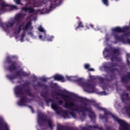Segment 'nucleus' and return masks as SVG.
Instances as JSON below:
<instances>
[{
	"label": "nucleus",
	"instance_id": "obj_1",
	"mask_svg": "<svg viewBox=\"0 0 130 130\" xmlns=\"http://www.w3.org/2000/svg\"><path fill=\"white\" fill-rule=\"evenodd\" d=\"M55 94H56L57 96H60L61 99H63L65 102L64 105V108L69 109L72 111L82 112L83 116L84 117L86 116V113L85 112H90L88 115L89 117L90 118L91 121H95V119H96V115H95V114L92 111L91 108L82 105L79 106L78 105L75 104V103L69 101L67 99V98L68 99H70L71 96L63 93L55 91Z\"/></svg>",
	"mask_w": 130,
	"mask_h": 130
},
{
	"label": "nucleus",
	"instance_id": "obj_2",
	"mask_svg": "<svg viewBox=\"0 0 130 130\" xmlns=\"http://www.w3.org/2000/svg\"><path fill=\"white\" fill-rule=\"evenodd\" d=\"M129 29V27L128 26H124L123 28L120 27H116L113 28L112 32L113 35L114 37L115 40L116 41H119V42H123V43H128V44H130V39H127V40H125L122 37L119 36L118 33H122L126 32Z\"/></svg>",
	"mask_w": 130,
	"mask_h": 130
},
{
	"label": "nucleus",
	"instance_id": "obj_3",
	"mask_svg": "<svg viewBox=\"0 0 130 130\" xmlns=\"http://www.w3.org/2000/svg\"><path fill=\"white\" fill-rule=\"evenodd\" d=\"M75 81L79 84L87 92H93L95 90V85L89 82H84L83 78H77Z\"/></svg>",
	"mask_w": 130,
	"mask_h": 130
},
{
	"label": "nucleus",
	"instance_id": "obj_4",
	"mask_svg": "<svg viewBox=\"0 0 130 130\" xmlns=\"http://www.w3.org/2000/svg\"><path fill=\"white\" fill-rule=\"evenodd\" d=\"M23 88L24 87L22 86H16L14 89L15 95H16V96H20V95H25V94H26V95L29 97L34 98V94H32V92H31L29 88L24 89Z\"/></svg>",
	"mask_w": 130,
	"mask_h": 130
},
{
	"label": "nucleus",
	"instance_id": "obj_5",
	"mask_svg": "<svg viewBox=\"0 0 130 130\" xmlns=\"http://www.w3.org/2000/svg\"><path fill=\"white\" fill-rule=\"evenodd\" d=\"M114 67H118V64L112 62H106L103 65V69L106 73H114V71H118V69L114 68Z\"/></svg>",
	"mask_w": 130,
	"mask_h": 130
},
{
	"label": "nucleus",
	"instance_id": "obj_6",
	"mask_svg": "<svg viewBox=\"0 0 130 130\" xmlns=\"http://www.w3.org/2000/svg\"><path fill=\"white\" fill-rule=\"evenodd\" d=\"M105 52H107V55L105 56V58H107V57H111V55H112L114 58H115L116 56L119 55V49L113 48L109 49L108 48H105V51L103 52V55H105Z\"/></svg>",
	"mask_w": 130,
	"mask_h": 130
},
{
	"label": "nucleus",
	"instance_id": "obj_7",
	"mask_svg": "<svg viewBox=\"0 0 130 130\" xmlns=\"http://www.w3.org/2000/svg\"><path fill=\"white\" fill-rule=\"evenodd\" d=\"M5 62L10 64L6 68L7 71H9L12 73L13 71H16V70H17V61H13L12 58L10 56L6 57Z\"/></svg>",
	"mask_w": 130,
	"mask_h": 130
},
{
	"label": "nucleus",
	"instance_id": "obj_8",
	"mask_svg": "<svg viewBox=\"0 0 130 130\" xmlns=\"http://www.w3.org/2000/svg\"><path fill=\"white\" fill-rule=\"evenodd\" d=\"M18 77H28V74L23 71L20 70L16 71L15 74H13V75H10L9 74L6 75L7 79H9V80H10V81L15 80V79H16V78H18Z\"/></svg>",
	"mask_w": 130,
	"mask_h": 130
},
{
	"label": "nucleus",
	"instance_id": "obj_9",
	"mask_svg": "<svg viewBox=\"0 0 130 130\" xmlns=\"http://www.w3.org/2000/svg\"><path fill=\"white\" fill-rule=\"evenodd\" d=\"M112 118L115 121H117L121 126V128H119V130H128V124L125 121L118 119L115 115H112Z\"/></svg>",
	"mask_w": 130,
	"mask_h": 130
},
{
	"label": "nucleus",
	"instance_id": "obj_10",
	"mask_svg": "<svg viewBox=\"0 0 130 130\" xmlns=\"http://www.w3.org/2000/svg\"><path fill=\"white\" fill-rule=\"evenodd\" d=\"M40 120H42V121H46V122H47L49 128L51 130L53 129V125L52 124V121L50 119H47L43 117H39L38 123L40 127H41V126H44V123H43V122L42 121H41Z\"/></svg>",
	"mask_w": 130,
	"mask_h": 130
},
{
	"label": "nucleus",
	"instance_id": "obj_11",
	"mask_svg": "<svg viewBox=\"0 0 130 130\" xmlns=\"http://www.w3.org/2000/svg\"><path fill=\"white\" fill-rule=\"evenodd\" d=\"M8 8H11V9H17L16 6L8 4L6 3L5 1L0 2V15L4 14L5 12H7V9H8Z\"/></svg>",
	"mask_w": 130,
	"mask_h": 130
},
{
	"label": "nucleus",
	"instance_id": "obj_12",
	"mask_svg": "<svg viewBox=\"0 0 130 130\" xmlns=\"http://www.w3.org/2000/svg\"><path fill=\"white\" fill-rule=\"evenodd\" d=\"M93 106L95 107V108H97L98 110H100V111H104L105 113V115H107L108 116H112V115H114V114L111 113L109 111H108L107 109L102 108L101 106H100V105L99 104H97V103L93 102L92 104Z\"/></svg>",
	"mask_w": 130,
	"mask_h": 130
},
{
	"label": "nucleus",
	"instance_id": "obj_13",
	"mask_svg": "<svg viewBox=\"0 0 130 130\" xmlns=\"http://www.w3.org/2000/svg\"><path fill=\"white\" fill-rule=\"evenodd\" d=\"M105 77L106 78L105 79L101 77H99L98 78L101 84H104V82H105V81L106 82H112V81H113V80H115V75L113 74H111L110 76V78H108V77H107V75H106Z\"/></svg>",
	"mask_w": 130,
	"mask_h": 130
},
{
	"label": "nucleus",
	"instance_id": "obj_14",
	"mask_svg": "<svg viewBox=\"0 0 130 130\" xmlns=\"http://www.w3.org/2000/svg\"><path fill=\"white\" fill-rule=\"evenodd\" d=\"M51 1L49 9L47 10V12L49 13L50 11H52L56 7L60 6V0H50Z\"/></svg>",
	"mask_w": 130,
	"mask_h": 130
},
{
	"label": "nucleus",
	"instance_id": "obj_15",
	"mask_svg": "<svg viewBox=\"0 0 130 130\" xmlns=\"http://www.w3.org/2000/svg\"><path fill=\"white\" fill-rule=\"evenodd\" d=\"M16 24V21L15 20H13V19H11V22H8L6 23H3L2 22H0V26L3 28L4 30V31H6V27H5V26L7 28H12V27H14V25Z\"/></svg>",
	"mask_w": 130,
	"mask_h": 130
},
{
	"label": "nucleus",
	"instance_id": "obj_16",
	"mask_svg": "<svg viewBox=\"0 0 130 130\" xmlns=\"http://www.w3.org/2000/svg\"><path fill=\"white\" fill-rule=\"evenodd\" d=\"M29 100L27 99L26 96H21L20 99V101L18 102L17 104L19 106H25L26 103H28Z\"/></svg>",
	"mask_w": 130,
	"mask_h": 130
},
{
	"label": "nucleus",
	"instance_id": "obj_17",
	"mask_svg": "<svg viewBox=\"0 0 130 130\" xmlns=\"http://www.w3.org/2000/svg\"><path fill=\"white\" fill-rule=\"evenodd\" d=\"M24 14L23 13H19L17 14L15 16L14 18H13L12 19L15 21V23H16V26H18V25H20V21L23 19L24 17Z\"/></svg>",
	"mask_w": 130,
	"mask_h": 130
},
{
	"label": "nucleus",
	"instance_id": "obj_18",
	"mask_svg": "<svg viewBox=\"0 0 130 130\" xmlns=\"http://www.w3.org/2000/svg\"><path fill=\"white\" fill-rule=\"evenodd\" d=\"M0 130H10L8 124L6 122H4V119L0 118Z\"/></svg>",
	"mask_w": 130,
	"mask_h": 130
},
{
	"label": "nucleus",
	"instance_id": "obj_19",
	"mask_svg": "<svg viewBox=\"0 0 130 130\" xmlns=\"http://www.w3.org/2000/svg\"><path fill=\"white\" fill-rule=\"evenodd\" d=\"M22 30L25 31H28V29L29 30H33V26H32V22L31 21H28L25 25V27H22Z\"/></svg>",
	"mask_w": 130,
	"mask_h": 130
},
{
	"label": "nucleus",
	"instance_id": "obj_20",
	"mask_svg": "<svg viewBox=\"0 0 130 130\" xmlns=\"http://www.w3.org/2000/svg\"><path fill=\"white\" fill-rule=\"evenodd\" d=\"M130 80V72H128L127 75L121 78L122 83H128Z\"/></svg>",
	"mask_w": 130,
	"mask_h": 130
},
{
	"label": "nucleus",
	"instance_id": "obj_21",
	"mask_svg": "<svg viewBox=\"0 0 130 130\" xmlns=\"http://www.w3.org/2000/svg\"><path fill=\"white\" fill-rule=\"evenodd\" d=\"M22 11H24L26 13V12H28L29 14H31L32 13H34L35 12V10L31 7H27L25 6L21 8Z\"/></svg>",
	"mask_w": 130,
	"mask_h": 130
},
{
	"label": "nucleus",
	"instance_id": "obj_22",
	"mask_svg": "<svg viewBox=\"0 0 130 130\" xmlns=\"http://www.w3.org/2000/svg\"><path fill=\"white\" fill-rule=\"evenodd\" d=\"M55 81H60V82H66V79L63 76L58 74L55 75L53 76Z\"/></svg>",
	"mask_w": 130,
	"mask_h": 130
},
{
	"label": "nucleus",
	"instance_id": "obj_23",
	"mask_svg": "<svg viewBox=\"0 0 130 130\" xmlns=\"http://www.w3.org/2000/svg\"><path fill=\"white\" fill-rule=\"evenodd\" d=\"M51 108H52V109H54V110H55V111H56V110L58 109V105L57 104L56 102H54V101L52 102L51 104Z\"/></svg>",
	"mask_w": 130,
	"mask_h": 130
},
{
	"label": "nucleus",
	"instance_id": "obj_24",
	"mask_svg": "<svg viewBox=\"0 0 130 130\" xmlns=\"http://www.w3.org/2000/svg\"><path fill=\"white\" fill-rule=\"evenodd\" d=\"M78 26L75 27V30L78 31L79 28H84V24H83V22L81 21H79L78 22Z\"/></svg>",
	"mask_w": 130,
	"mask_h": 130
},
{
	"label": "nucleus",
	"instance_id": "obj_25",
	"mask_svg": "<svg viewBox=\"0 0 130 130\" xmlns=\"http://www.w3.org/2000/svg\"><path fill=\"white\" fill-rule=\"evenodd\" d=\"M70 112L71 111L68 110L63 111L62 113L63 117H67L68 118H69V117H70Z\"/></svg>",
	"mask_w": 130,
	"mask_h": 130
},
{
	"label": "nucleus",
	"instance_id": "obj_26",
	"mask_svg": "<svg viewBox=\"0 0 130 130\" xmlns=\"http://www.w3.org/2000/svg\"><path fill=\"white\" fill-rule=\"evenodd\" d=\"M84 68L86 70H87L89 72H94L95 70L93 68H90V64H85L84 65Z\"/></svg>",
	"mask_w": 130,
	"mask_h": 130
},
{
	"label": "nucleus",
	"instance_id": "obj_27",
	"mask_svg": "<svg viewBox=\"0 0 130 130\" xmlns=\"http://www.w3.org/2000/svg\"><path fill=\"white\" fill-rule=\"evenodd\" d=\"M25 25V22H22L20 24H19V26L18 27V29L17 30V34H19L20 32H21V30H22V27H24Z\"/></svg>",
	"mask_w": 130,
	"mask_h": 130
},
{
	"label": "nucleus",
	"instance_id": "obj_28",
	"mask_svg": "<svg viewBox=\"0 0 130 130\" xmlns=\"http://www.w3.org/2000/svg\"><path fill=\"white\" fill-rule=\"evenodd\" d=\"M88 127H89V128H96V129H99V130H103V128L102 127H100L99 126L95 125H93L92 126V125H89Z\"/></svg>",
	"mask_w": 130,
	"mask_h": 130
},
{
	"label": "nucleus",
	"instance_id": "obj_29",
	"mask_svg": "<svg viewBox=\"0 0 130 130\" xmlns=\"http://www.w3.org/2000/svg\"><path fill=\"white\" fill-rule=\"evenodd\" d=\"M124 96H126V98L125 99L124 96H122L121 98V99L122 100V102H124V101H125V100H128V93H126L125 94H124Z\"/></svg>",
	"mask_w": 130,
	"mask_h": 130
},
{
	"label": "nucleus",
	"instance_id": "obj_30",
	"mask_svg": "<svg viewBox=\"0 0 130 130\" xmlns=\"http://www.w3.org/2000/svg\"><path fill=\"white\" fill-rule=\"evenodd\" d=\"M78 99H79V100H80V102H82V101H86V102H91L90 100H89L85 98L79 97Z\"/></svg>",
	"mask_w": 130,
	"mask_h": 130
},
{
	"label": "nucleus",
	"instance_id": "obj_31",
	"mask_svg": "<svg viewBox=\"0 0 130 130\" xmlns=\"http://www.w3.org/2000/svg\"><path fill=\"white\" fill-rule=\"evenodd\" d=\"M48 93V92L46 91L45 92H41V96L44 98V99H46V98H47V94Z\"/></svg>",
	"mask_w": 130,
	"mask_h": 130
},
{
	"label": "nucleus",
	"instance_id": "obj_32",
	"mask_svg": "<svg viewBox=\"0 0 130 130\" xmlns=\"http://www.w3.org/2000/svg\"><path fill=\"white\" fill-rule=\"evenodd\" d=\"M130 58V54H126V61H127V64L128 66V67H129V64H130V61L128 60L129 58Z\"/></svg>",
	"mask_w": 130,
	"mask_h": 130
},
{
	"label": "nucleus",
	"instance_id": "obj_33",
	"mask_svg": "<svg viewBox=\"0 0 130 130\" xmlns=\"http://www.w3.org/2000/svg\"><path fill=\"white\" fill-rule=\"evenodd\" d=\"M38 30H39L40 32H44L45 34V30H44V28L42 27V25H40V26H39V27L38 28Z\"/></svg>",
	"mask_w": 130,
	"mask_h": 130
},
{
	"label": "nucleus",
	"instance_id": "obj_34",
	"mask_svg": "<svg viewBox=\"0 0 130 130\" xmlns=\"http://www.w3.org/2000/svg\"><path fill=\"white\" fill-rule=\"evenodd\" d=\"M70 114L71 115V116H72V117H73V118H76L77 117V115L74 111H70Z\"/></svg>",
	"mask_w": 130,
	"mask_h": 130
},
{
	"label": "nucleus",
	"instance_id": "obj_35",
	"mask_svg": "<svg viewBox=\"0 0 130 130\" xmlns=\"http://www.w3.org/2000/svg\"><path fill=\"white\" fill-rule=\"evenodd\" d=\"M30 84V83L29 82H25L22 85V87H23V88H25L26 87H29Z\"/></svg>",
	"mask_w": 130,
	"mask_h": 130
},
{
	"label": "nucleus",
	"instance_id": "obj_36",
	"mask_svg": "<svg viewBox=\"0 0 130 130\" xmlns=\"http://www.w3.org/2000/svg\"><path fill=\"white\" fill-rule=\"evenodd\" d=\"M102 2L103 3L104 5L106 6V7H108L109 5V3L108 2V0H102Z\"/></svg>",
	"mask_w": 130,
	"mask_h": 130
},
{
	"label": "nucleus",
	"instance_id": "obj_37",
	"mask_svg": "<svg viewBox=\"0 0 130 130\" xmlns=\"http://www.w3.org/2000/svg\"><path fill=\"white\" fill-rule=\"evenodd\" d=\"M66 78L68 81H75L73 76H66Z\"/></svg>",
	"mask_w": 130,
	"mask_h": 130
},
{
	"label": "nucleus",
	"instance_id": "obj_38",
	"mask_svg": "<svg viewBox=\"0 0 130 130\" xmlns=\"http://www.w3.org/2000/svg\"><path fill=\"white\" fill-rule=\"evenodd\" d=\"M54 38L53 36H49L47 37V41L51 42L52 41V39Z\"/></svg>",
	"mask_w": 130,
	"mask_h": 130
},
{
	"label": "nucleus",
	"instance_id": "obj_39",
	"mask_svg": "<svg viewBox=\"0 0 130 130\" xmlns=\"http://www.w3.org/2000/svg\"><path fill=\"white\" fill-rule=\"evenodd\" d=\"M46 103H49V102H53V100L52 99H45V100Z\"/></svg>",
	"mask_w": 130,
	"mask_h": 130
},
{
	"label": "nucleus",
	"instance_id": "obj_40",
	"mask_svg": "<svg viewBox=\"0 0 130 130\" xmlns=\"http://www.w3.org/2000/svg\"><path fill=\"white\" fill-rule=\"evenodd\" d=\"M44 85V84H42L41 82H38L37 83L38 87H40L41 88H42L43 87Z\"/></svg>",
	"mask_w": 130,
	"mask_h": 130
},
{
	"label": "nucleus",
	"instance_id": "obj_41",
	"mask_svg": "<svg viewBox=\"0 0 130 130\" xmlns=\"http://www.w3.org/2000/svg\"><path fill=\"white\" fill-rule=\"evenodd\" d=\"M49 78H46L45 77H43L41 79V81H43V82H47V80H48Z\"/></svg>",
	"mask_w": 130,
	"mask_h": 130
},
{
	"label": "nucleus",
	"instance_id": "obj_42",
	"mask_svg": "<svg viewBox=\"0 0 130 130\" xmlns=\"http://www.w3.org/2000/svg\"><path fill=\"white\" fill-rule=\"evenodd\" d=\"M14 2L17 5H21V0H14Z\"/></svg>",
	"mask_w": 130,
	"mask_h": 130
},
{
	"label": "nucleus",
	"instance_id": "obj_43",
	"mask_svg": "<svg viewBox=\"0 0 130 130\" xmlns=\"http://www.w3.org/2000/svg\"><path fill=\"white\" fill-rule=\"evenodd\" d=\"M63 103V101L60 100L58 101V104L59 105H61Z\"/></svg>",
	"mask_w": 130,
	"mask_h": 130
},
{
	"label": "nucleus",
	"instance_id": "obj_44",
	"mask_svg": "<svg viewBox=\"0 0 130 130\" xmlns=\"http://www.w3.org/2000/svg\"><path fill=\"white\" fill-rule=\"evenodd\" d=\"M102 119H106V122H107V120H108V118L106 117V116H103L102 117Z\"/></svg>",
	"mask_w": 130,
	"mask_h": 130
},
{
	"label": "nucleus",
	"instance_id": "obj_45",
	"mask_svg": "<svg viewBox=\"0 0 130 130\" xmlns=\"http://www.w3.org/2000/svg\"><path fill=\"white\" fill-rule=\"evenodd\" d=\"M124 35V36H127V37L130 36V31L125 32Z\"/></svg>",
	"mask_w": 130,
	"mask_h": 130
},
{
	"label": "nucleus",
	"instance_id": "obj_46",
	"mask_svg": "<svg viewBox=\"0 0 130 130\" xmlns=\"http://www.w3.org/2000/svg\"><path fill=\"white\" fill-rule=\"evenodd\" d=\"M101 95H106V92L105 91H101L100 92Z\"/></svg>",
	"mask_w": 130,
	"mask_h": 130
},
{
	"label": "nucleus",
	"instance_id": "obj_47",
	"mask_svg": "<svg viewBox=\"0 0 130 130\" xmlns=\"http://www.w3.org/2000/svg\"><path fill=\"white\" fill-rule=\"evenodd\" d=\"M43 87H44V89H47V88H48V87H49V86L48 85H45V84H44L43 85Z\"/></svg>",
	"mask_w": 130,
	"mask_h": 130
},
{
	"label": "nucleus",
	"instance_id": "obj_48",
	"mask_svg": "<svg viewBox=\"0 0 130 130\" xmlns=\"http://www.w3.org/2000/svg\"><path fill=\"white\" fill-rule=\"evenodd\" d=\"M28 107H29V108H30V109H31L32 112H34V110H33V108L32 107H31V106H28Z\"/></svg>",
	"mask_w": 130,
	"mask_h": 130
},
{
	"label": "nucleus",
	"instance_id": "obj_49",
	"mask_svg": "<svg viewBox=\"0 0 130 130\" xmlns=\"http://www.w3.org/2000/svg\"><path fill=\"white\" fill-rule=\"evenodd\" d=\"M43 38V36H42V35H40L39 36V39H42Z\"/></svg>",
	"mask_w": 130,
	"mask_h": 130
},
{
	"label": "nucleus",
	"instance_id": "obj_50",
	"mask_svg": "<svg viewBox=\"0 0 130 130\" xmlns=\"http://www.w3.org/2000/svg\"><path fill=\"white\" fill-rule=\"evenodd\" d=\"M82 130H88V128L86 127H82Z\"/></svg>",
	"mask_w": 130,
	"mask_h": 130
},
{
	"label": "nucleus",
	"instance_id": "obj_51",
	"mask_svg": "<svg viewBox=\"0 0 130 130\" xmlns=\"http://www.w3.org/2000/svg\"><path fill=\"white\" fill-rule=\"evenodd\" d=\"M89 27H91V28H94V25L90 24H89Z\"/></svg>",
	"mask_w": 130,
	"mask_h": 130
},
{
	"label": "nucleus",
	"instance_id": "obj_52",
	"mask_svg": "<svg viewBox=\"0 0 130 130\" xmlns=\"http://www.w3.org/2000/svg\"><path fill=\"white\" fill-rule=\"evenodd\" d=\"M86 27H87V29H90V24H89L88 25H86Z\"/></svg>",
	"mask_w": 130,
	"mask_h": 130
},
{
	"label": "nucleus",
	"instance_id": "obj_53",
	"mask_svg": "<svg viewBox=\"0 0 130 130\" xmlns=\"http://www.w3.org/2000/svg\"><path fill=\"white\" fill-rule=\"evenodd\" d=\"M107 130H111V127L110 126L107 127Z\"/></svg>",
	"mask_w": 130,
	"mask_h": 130
},
{
	"label": "nucleus",
	"instance_id": "obj_54",
	"mask_svg": "<svg viewBox=\"0 0 130 130\" xmlns=\"http://www.w3.org/2000/svg\"><path fill=\"white\" fill-rule=\"evenodd\" d=\"M21 37H22V38H24V37H25V34H22L21 35Z\"/></svg>",
	"mask_w": 130,
	"mask_h": 130
},
{
	"label": "nucleus",
	"instance_id": "obj_55",
	"mask_svg": "<svg viewBox=\"0 0 130 130\" xmlns=\"http://www.w3.org/2000/svg\"><path fill=\"white\" fill-rule=\"evenodd\" d=\"M20 83H21V81H18L17 82V84H20Z\"/></svg>",
	"mask_w": 130,
	"mask_h": 130
},
{
	"label": "nucleus",
	"instance_id": "obj_56",
	"mask_svg": "<svg viewBox=\"0 0 130 130\" xmlns=\"http://www.w3.org/2000/svg\"><path fill=\"white\" fill-rule=\"evenodd\" d=\"M103 89H104V90H105V89H106V87L103 86Z\"/></svg>",
	"mask_w": 130,
	"mask_h": 130
},
{
	"label": "nucleus",
	"instance_id": "obj_57",
	"mask_svg": "<svg viewBox=\"0 0 130 130\" xmlns=\"http://www.w3.org/2000/svg\"><path fill=\"white\" fill-rule=\"evenodd\" d=\"M84 105H85V106H87V105H88V104H87V103H84Z\"/></svg>",
	"mask_w": 130,
	"mask_h": 130
},
{
	"label": "nucleus",
	"instance_id": "obj_58",
	"mask_svg": "<svg viewBox=\"0 0 130 130\" xmlns=\"http://www.w3.org/2000/svg\"><path fill=\"white\" fill-rule=\"evenodd\" d=\"M23 39H24V38L21 37V41L22 42V41L23 40Z\"/></svg>",
	"mask_w": 130,
	"mask_h": 130
},
{
	"label": "nucleus",
	"instance_id": "obj_59",
	"mask_svg": "<svg viewBox=\"0 0 130 130\" xmlns=\"http://www.w3.org/2000/svg\"><path fill=\"white\" fill-rule=\"evenodd\" d=\"M56 100H59V98H56Z\"/></svg>",
	"mask_w": 130,
	"mask_h": 130
},
{
	"label": "nucleus",
	"instance_id": "obj_60",
	"mask_svg": "<svg viewBox=\"0 0 130 130\" xmlns=\"http://www.w3.org/2000/svg\"><path fill=\"white\" fill-rule=\"evenodd\" d=\"M26 1V2H30V1H31V0H25Z\"/></svg>",
	"mask_w": 130,
	"mask_h": 130
},
{
	"label": "nucleus",
	"instance_id": "obj_61",
	"mask_svg": "<svg viewBox=\"0 0 130 130\" xmlns=\"http://www.w3.org/2000/svg\"><path fill=\"white\" fill-rule=\"evenodd\" d=\"M111 60L113 61V59L112 58V57L111 58Z\"/></svg>",
	"mask_w": 130,
	"mask_h": 130
},
{
	"label": "nucleus",
	"instance_id": "obj_62",
	"mask_svg": "<svg viewBox=\"0 0 130 130\" xmlns=\"http://www.w3.org/2000/svg\"><path fill=\"white\" fill-rule=\"evenodd\" d=\"M52 98L54 99V96H53Z\"/></svg>",
	"mask_w": 130,
	"mask_h": 130
},
{
	"label": "nucleus",
	"instance_id": "obj_63",
	"mask_svg": "<svg viewBox=\"0 0 130 130\" xmlns=\"http://www.w3.org/2000/svg\"><path fill=\"white\" fill-rule=\"evenodd\" d=\"M52 96H53V94H52Z\"/></svg>",
	"mask_w": 130,
	"mask_h": 130
}]
</instances>
